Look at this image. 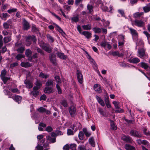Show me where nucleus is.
I'll list each match as a JSON object with an SVG mask.
<instances>
[{
	"label": "nucleus",
	"mask_w": 150,
	"mask_h": 150,
	"mask_svg": "<svg viewBox=\"0 0 150 150\" xmlns=\"http://www.w3.org/2000/svg\"><path fill=\"white\" fill-rule=\"evenodd\" d=\"M36 39L34 35L28 36L26 37V45L27 46L30 45L33 41L34 42L36 43Z\"/></svg>",
	"instance_id": "1"
},
{
	"label": "nucleus",
	"mask_w": 150,
	"mask_h": 150,
	"mask_svg": "<svg viewBox=\"0 0 150 150\" xmlns=\"http://www.w3.org/2000/svg\"><path fill=\"white\" fill-rule=\"evenodd\" d=\"M40 47L46 52L50 53L51 52L52 48L49 44L43 43L42 45H40Z\"/></svg>",
	"instance_id": "2"
},
{
	"label": "nucleus",
	"mask_w": 150,
	"mask_h": 150,
	"mask_svg": "<svg viewBox=\"0 0 150 150\" xmlns=\"http://www.w3.org/2000/svg\"><path fill=\"white\" fill-rule=\"evenodd\" d=\"M6 74V70L4 69L1 71L0 76L4 84H6L7 81L10 79V78L5 76Z\"/></svg>",
	"instance_id": "3"
},
{
	"label": "nucleus",
	"mask_w": 150,
	"mask_h": 150,
	"mask_svg": "<svg viewBox=\"0 0 150 150\" xmlns=\"http://www.w3.org/2000/svg\"><path fill=\"white\" fill-rule=\"evenodd\" d=\"M145 52V50L143 48L138 49V52L139 55L138 56L140 58L143 59L146 57H148V55L146 54Z\"/></svg>",
	"instance_id": "4"
},
{
	"label": "nucleus",
	"mask_w": 150,
	"mask_h": 150,
	"mask_svg": "<svg viewBox=\"0 0 150 150\" xmlns=\"http://www.w3.org/2000/svg\"><path fill=\"white\" fill-rule=\"evenodd\" d=\"M76 75L77 78L79 83L81 84L83 82V76L81 71L77 70V71Z\"/></svg>",
	"instance_id": "5"
},
{
	"label": "nucleus",
	"mask_w": 150,
	"mask_h": 150,
	"mask_svg": "<svg viewBox=\"0 0 150 150\" xmlns=\"http://www.w3.org/2000/svg\"><path fill=\"white\" fill-rule=\"evenodd\" d=\"M130 134L132 136L140 138L142 137L141 134L138 131L135 130H132L130 132Z\"/></svg>",
	"instance_id": "6"
},
{
	"label": "nucleus",
	"mask_w": 150,
	"mask_h": 150,
	"mask_svg": "<svg viewBox=\"0 0 150 150\" xmlns=\"http://www.w3.org/2000/svg\"><path fill=\"white\" fill-rule=\"evenodd\" d=\"M35 85L33 88L34 90H38L40 89L42 85V82L39 80H37L35 83Z\"/></svg>",
	"instance_id": "7"
},
{
	"label": "nucleus",
	"mask_w": 150,
	"mask_h": 150,
	"mask_svg": "<svg viewBox=\"0 0 150 150\" xmlns=\"http://www.w3.org/2000/svg\"><path fill=\"white\" fill-rule=\"evenodd\" d=\"M50 59L51 62L54 65L56 64L55 55L53 54H51L50 55Z\"/></svg>",
	"instance_id": "8"
},
{
	"label": "nucleus",
	"mask_w": 150,
	"mask_h": 150,
	"mask_svg": "<svg viewBox=\"0 0 150 150\" xmlns=\"http://www.w3.org/2000/svg\"><path fill=\"white\" fill-rule=\"evenodd\" d=\"M76 108L73 106H71L70 107L69 111L70 114L71 116H74L76 113Z\"/></svg>",
	"instance_id": "9"
},
{
	"label": "nucleus",
	"mask_w": 150,
	"mask_h": 150,
	"mask_svg": "<svg viewBox=\"0 0 150 150\" xmlns=\"http://www.w3.org/2000/svg\"><path fill=\"white\" fill-rule=\"evenodd\" d=\"M32 54V51L29 49H27L25 50V54L27 57H28V60L31 61L32 60V58L31 55Z\"/></svg>",
	"instance_id": "10"
},
{
	"label": "nucleus",
	"mask_w": 150,
	"mask_h": 150,
	"mask_svg": "<svg viewBox=\"0 0 150 150\" xmlns=\"http://www.w3.org/2000/svg\"><path fill=\"white\" fill-rule=\"evenodd\" d=\"M101 47L105 48L107 47L108 50H110L111 48V45L106 42H102L100 44Z\"/></svg>",
	"instance_id": "11"
},
{
	"label": "nucleus",
	"mask_w": 150,
	"mask_h": 150,
	"mask_svg": "<svg viewBox=\"0 0 150 150\" xmlns=\"http://www.w3.org/2000/svg\"><path fill=\"white\" fill-rule=\"evenodd\" d=\"M54 92L52 87L47 86L44 89V92L45 93H53Z\"/></svg>",
	"instance_id": "12"
},
{
	"label": "nucleus",
	"mask_w": 150,
	"mask_h": 150,
	"mask_svg": "<svg viewBox=\"0 0 150 150\" xmlns=\"http://www.w3.org/2000/svg\"><path fill=\"white\" fill-rule=\"evenodd\" d=\"M23 28L24 30H27L30 28L29 23L25 19H24L23 22Z\"/></svg>",
	"instance_id": "13"
},
{
	"label": "nucleus",
	"mask_w": 150,
	"mask_h": 150,
	"mask_svg": "<svg viewBox=\"0 0 150 150\" xmlns=\"http://www.w3.org/2000/svg\"><path fill=\"white\" fill-rule=\"evenodd\" d=\"M122 139L127 142L130 143L132 142V139L129 136L124 135L122 137Z\"/></svg>",
	"instance_id": "14"
},
{
	"label": "nucleus",
	"mask_w": 150,
	"mask_h": 150,
	"mask_svg": "<svg viewBox=\"0 0 150 150\" xmlns=\"http://www.w3.org/2000/svg\"><path fill=\"white\" fill-rule=\"evenodd\" d=\"M135 25L139 27L142 26L143 25V22L142 20L139 19H135L134 21Z\"/></svg>",
	"instance_id": "15"
},
{
	"label": "nucleus",
	"mask_w": 150,
	"mask_h": 150,
	"mask_svg": "<svg viewBox=\"0 0 150 150\" xmlns=\"http://www.w3.org/2000/svg\"><path fill=\"white\" fill-rule=\"evenodd\" d=\"M24 83L26 85V87L28 88H30L33 86V84L29 80H25Z\"/></svg>",
	"instance_id": "16"
},
{
	"label": "nucleus",
	"mask_w": 150,
	"mask_h": 150,
	"mask_svg": "<svg viewBox=\"0 0 150 150\" xmlns=\"http://www.w3.org/2000/svg\"><path fill=\"white\" fill-rule=\"evenodd\" d=\"M56 54L57 56L60 59H67V56L65 55L63 53L58 52Z\"/></svg>",
	"instance_id": "17"
},
{
	"label": "nucleus",
	"mask_w": 150,
	"mask_h": 150,
	"mask_svg": "<svg viewBox=\"0 0 150 150\" xmlns=\"http://www.w3.org/2000/svg\"><path fill=\"white\" fill-rule=\"evenodd\" d=\"M96 98L98 103L102 106H104L105 105L103 100L101 98L98 96H96Z\"/></svg>",
	"instance_id": "18"
},
{
	"label": "nucleus",
	"mask_w": 150,
	"mask_h": 150,
	"mask_svg": "<svg viewBox=\"0 0 150 150\" xmlns=\"http://www.w3.org/2000/svg\"><path fill=\"white\" fill-rule=\"evenodd\" d=\"M81 34L85 36L88 39L91 38V33L87 31L82 32L81 33Z\"/></svg>",
	"instance_id": "19"
},
{
	"label": "nucleus",
	"mask_w": 150,
	"mask_h": 150,
	"mask_svg": "<svg viewBox=\"0 0 150 150\" xmlns=\"http://www.w3.org/2000/svg\"><path fill=\"white\" fill-rule=\"evenodd\" d=\"M54 80H52L51 79H49L46 83L45 85L49 87V86H51L53 87L54 86Z\"/></svg>",
	"instance_id": "20"
},
{
	"label": "nucleus",
	"mask_w": 150,
	"mask_h": 150,
	"mask_svg": "<svg viewBox=\"0 0 150 150\" xmlns=\"http://www.w3.org/2000/svg\"><path fill=\"white\" fill-rule=\"evenodd\" d=\"M143 15V12H137L134 14V18H142Z\"/></svg>",
	"instance_id": "21"
},
{
	"label": "nucleus",
	"mask_w": 150,
	"mask_h": 150,
	"mask_svg": "<svg viewBox=\"0 0 150 150\" xmlns=\"http://www.w3.org/2000/svg\"><path fill=\"white\" fill-rule=\"evenodd\" d=\"M140 65L141 67L145 69H147L149 67L148 64L144 62H141Z\"/></svg>",
	"instance_id": "22"
},
{
	"label": "nucleus",
	"mask_w": 150,
	"mask_h": 150,
	"mask_svg": "<svg viewBox=\"0 0 150 150\" xmlns=\"http://www.w3.org/2000/svg\"><path fill=\"white\" fill-rule=\"evenodd\" d=\"M110 122L111 129L113 130H116L117 127L113 121L111 120H110Z\"/></svg>",
	"instance_id": "23"
},
{
	"label": "nucleus",
	"mask_w": 150,
	"mask_h": 150,
	"mask_svg": "<svg viewBox=\"0 0 150 150\" xmlns=\"http://www.w3.org/2000/svg\"><path fill=\"white\" fill-rule=\"evenodd\" d=\"M140 61V60L139 58L137 57H136L131 59L130 62L131 63L134 64H137Z\"/></svg>",
	"instance_id": "24"
},
{
	"label": "nucleus",
	"mask_w": 150,
	"mask_h": 150,
	"mask_svg": "<svg viewBox=\"0 0 150 150\" xmlns=\"http://www.w3.org/2000/svg\"><path fill=\"white\" fill-rule=\"evenodd\" d=\"M47 140L52 143H54L56 142L55 138H52L49 135L46 137Z\"/></svg>",
	"instance_id": "25"
},
{
	"label": "nucleus",
	"mask_w": 150,
	"mask_h": 150,
	"mask_svg": "<svg viewBox=\"0 0 150 150\" xmlns=\"http://www.w3.org/2000/svg\"><path fill=\"white\" fill-rule=\"evenodd\" d=\"M13 99L18 103H19L21 101L22 97L19 96L15 95Z\"/></svg>",
	"instance_id": "26"
},
{
	"label": "nucleus",
	"mask_w": 150,
	"mask_h": 150,
	"mask_svg": "<svg viewBox=\"0 0 150 150\" xmlns=\"http://www.w3.org/2000/svg\"><path fill=\"white\" fill-rule=\"evenodd\" d=\"M54 78L57 82L56 85H59L61 83V81L59 76H56Z\"/></svg>",
	"instance_id": "27"
},
{
	"label": "nucleus",
	"mask_w": 150,
	"mask_h": 150,
	"mask_svg": "<svg viewBox=\"0 0 150 150\" xmlns=\"http://www.w3.org/2000/svg\"><path fill=\"white\" fill-rule=\"evenodd\" d=\"M98 110L101 115H102L104 117L106 116V114L102 108H98Z\"/></svg>",
	"instance_id": "28"
},
{
	"label": "nucleus",
	"mask_w": 150,
	"mask_h": 150,
	"mask_svg": "<svg viewBox=\"0 0 150 150\" xmlns=\"http://www.w3.org/2000/svg\"><path fill=\"white\" fill-rule=\"evenodd\" d=\"M125 149L127 150H136L135 148L129 144L125 145Z\"/></svg>",
	"instance_id": "29"
},
{
	"label": "nucleus",
	"mask_w": 150,
	"mask_h": 150,
	"mask_svg": "<svg viewBox=\"0 0 150 150\" xmlns=\"http://www.w3.org/2000/svg\"><path fill=\"white\" fill-rule=\"evenodd\" d=\"M38 90H34L33 88V91L30 93V94L35 97H36L39 94V92L37 91Z\"/></svg>",
	"instance_id": "30"
},
{
	"label": "nucleus",
	"mask_w": 150,
	"mask_h": 150,
	"mask_svg": "<svg viewBox=\"0 0 150 150\" xmlns=\"http://www.w3.org/2000/svg\"><path fill=\"white\" fill-rule=\"evenodd\" d=\"M21 66L24 67H29L31 66L30 63L28 62H22L21 63Z\"/></svg>",
	"instance_id": "31"
},
{
	"label": "nucleus",
	"mask_w": 150,
	"mask_h": 150,
	"mask_svg": "<svg viewBox=\"0 0 150 150\" xmlns=\"http://www.w3.org/2000/svg\"><path fill=\"white\" fill-rule=\"evenodd\" d=\"M143 9L145 12H147L150 11V3L146 6L143 8Z\"/></svg>",
	"instance_id": "32"
},
{
	"label": "nucleus",
	"mask_w": 150,
	"mask_h": 150,
	"mask_svg": "<svg viewBox=\"0 0 150 150\" xmlns=\"http://www.w3.org/2000/svg\"><path fill=\"white\" fill-rule=\"evenodd\" d=\"M89 144L93 147L95 146V144L94 142V140L93 137H91L89 139Z\"/></svg>",
	"instance_id": "33"
},
{
	"label": "nucleus",
	"mask_w": 150,
	"mask_h": 150,
	"mask_svg": "<svg viewBox=\"0 0 150 150\" xmlns=\"http://www.w3.org/2000/svg\"><path fill=\"white\" fill-rule=\"evenodd\" d=\"M94 88L95 91L99 92H101V89L99 85L97 84H96L94 85Z\"/></svg>",
	"instance_id": "34"
},
{
	"label": "nucleus",
	"mask_w": 150,
	"mask_h": 150,
	"mask_svg": "<svg viewBox=\"0 0 150 150\" xmlns=\"http://www.w3.org/2000/svg\"><path fill=\"white\" fill-rule=\"evenodd\" d=\"M82 27L84 30H89L91 28V26L90 24L83 25Z\"/></svg>",
	"instance_id": "35"
},
{
	"label": "nucleus",
	"mask_w": 150,
	"mask_h": 150,
	"mask_svg": "<svg viewBox=\"0 0 150 150\" xmlns=\"http://www.w3.org/2000/svg\"><path fill=\"white\" fill-rule=\"evenodd\" d=\"M25 48L24 47H19L17 50V51L19 53H23L25 50Z\"/></svg>",
	"instance_id": "36"
},
{
	"label": "nucleus",
	"mask_w": 150,
	"mask_h": 150,
	"mask_svg": "<svg viewBox=\"0 0 150 150\" xmlns=\"http://www.w3.org/2000/svg\"><path fill=\"white\" fill-rule=\"evenodd\" d=\"M129 29L132 35L135 36H137V33L136 30L132 29V28H129Z\"/></svg>",
	"instance_id": "37"
},
{
	"label": "nucleus",
	"mask_w": 150,
	"mask_h": 150,
	"mask_svg": "<svg viewBox=\"0 0 150 150\" xmlns=\"http://www.w3.org/2000/svg\"><path fill=\"white\" fill-rule=\"evenodd\" d=\"M46 36L49 41L51 42H53L54 41V38L50 35L47 34L46 35Z\"/></svg>",
	"instance_id": "38"
},
{
	"label": "nucleus",
	"mask_w": 150,
	"mask_h": 150,
	"mask_svg": "<svg viewBox=\"0 0 150 150\" xmlns=\"http://www.w3.org/2000/svg\"><path fill=\"white\" fill-rule=\"evenodd\" d=\"M49 75L48 74H45L42 72H41L39 74V76L41 78H43L47 79L49 77Z\"/></svg>",
	"instance_id": "39"
},
{
	"label": "nucleus",
	"mask_w": 150,
	"mask_h": 150,
	"mask_svg": "<svg viewBox=\"0 0 150 150\" xmlns=\"http://www.w3.org/2000/svg\"><path fill=\"white\" fill-rule=\"evenodd\" d=\"M93 30L95 33H100L101 32V29L99 28H93Z\"/></svg>",
	"instance_id": "40"
},
{
	"label": "nucleus",
	"mask_w": 150,
	"mask_h": 150,
	"mask_svg": "<svg viewBox=\"0 0 150 150\" xmlns=\"http://www.w3.org/2000/svg\"><path fill=\"white\" fill-rule=\"evenodd\" d=\"M84 136V133L82 131H81L79 132L78 136L80 140H82L83 139V137Z\"/></svg>",
	"instance_id": "41"
},
{
	"label": "nucleus",
	"mask_w": 150,
	"mask_h": 150,
	"mask_svg": "<svg viewBox=\"0 0 150 150\" xmlns=\"http://www.w3.org/2000/svg\"><path fill=\"white\" fill-rule=\"evenodd\" d=\"M143 133L146 136H150V131L147 130V129L144 128L143 130Z\"/></svg>",
	"instance_id": "42"
},
{
	"label": "nucleus",
	"mask_w": 150,
	"mask_h": 150,
	"mask_svg": "<svg viewBox=\"0 0 150 150\" xmlns=\"http://www.w3.org/2000/svg\"><path fill=\"white\" fill-rule=\"evenodd\" d=\"M60 103L61 105H62L65 107H66L68 106V104L67 103V101L65 100H62Z\"/></svg>",
	"instance_id": "43"
},
{
	"label": "nucleus",
	"mask_w": 150,
	"mask_h": 150,
	"mask_svg": "<svg viewBox=\"0 0 150 150\" xmlns=\"http://www.w3.org/2000/svg\"><path fill=\"white\" fill-rule=\"evenodd\" d=\"M87 8L90 13H91L93 11V6L91 5L88 4Z\"/></svg>",
	"instance_id": "44"
},
{
	"label": "nucleus",
	"mask_w": 150,
	"mask_h": 150,
	"mask_svg": "<svg viewBox=\"0 0 150 150\" xmlns=\"http://www.w3.org/2000/svg\"><path fill=\"white\" fill-rule=\"evenodd\" d=\"M24 57V56L22 54H18L16 57V58L18 60H20L21 58Z\"/></svg>",
	"instance_id": "45"
},
{
	"label": "nucleus",
	"mask_w": 150,
	"mask_h": 150,
	"mask_svg": "<svg viewBox=\"0 0 150 150\" xmlns=\"http://www.w3.org/2000/svg\"><path fill=\"white\" fill-rule=\"evenodd\" d=\"M54 24L56 26V27H57L58 28L57 30L60 33H61L62 34V33L65 34V33L63 32V30L58 25L55 23H54Z\"/></svg>",
	"instance_id": "46"
},
{
	"label": "nucleus",
	"mask_w": 150,
	"mask_h": 150,
	"mask_svg": "<svg viewBox=\"0 0 150 150\" xmlns=\"http://www.w3.org/2000/svg\"><path fill=\"white\" fill-rule=\"evenodd\" d=\"M76 144H71L69 145L70 149L71 150H76Z\"/></svg>",
	"instance_id": "47"
},
{
	"label": "nucleus",
	"mask_w": 150,
	"mask_h": 150,
	"mask_svg": "<svg viewBox=\"0 0 150 150\" xmlns=\"http://www.w3.org/2000/svg\"><path fill=\"white\" fill-rule=\"evenodd\" d=\"M45 130L48 132H50L53 130V129L51 126H48L45 128Z\"/></svg>",
	"instance_id": "48"
},
{
	"label": "nucleus",
	"mask_w": 150,
	"mask_h": 150,
	"mask_svg": "<svg viewBox=\"0 0 150 150\" xmlns=\"http://www.w3.org/2000/svg\"><path fill=\"white\" fill-rule=\"evenodd\" d=\"M38 110L40 112L43 113L45 110V108L41 107L38 109Z\"/></svg>",
	"instance_id": "49"
},
{
	"label": "nucleus",
	"mask_w": 150,
	"mask_h": 150,
	"mask_svg": "<svg viewBox=\"0 0 150 150\" xmlns=\"http://www.w3.org/2000/svg\"><path fill=\"white\" fill-rule=\"evenodd\" d=\"M11 91L13 93H20L19 91L17 88H11Z\"/></svg>",
	"instance_id": "50"
},
{
	"label": "nucleus",
	"mask_w": 150,
	"mask_h": 150,
	"mask_svg": "<svg viewBox=\"0 0 150 150\" xmlns=\"http://www.w3.org/2000/svg\"><path fill=\"white\" fill-rule=\"evenodd\" d=\"M32 29V30L35 32H37L38 31V29L34 25H33Z\"/></svg>",
	"instance_id": "51"
},
{
	"label": "nucleus",
	"mask_w": 150,
	"mask_h": 150,
	"mask_svg": "<svg viewBox=\"0 0 150 150\" xmlns=\"http://www.w3.org/2000/svg\"><path fill=\"white\" fill-rule=\"evenodd\" d=\"M118 11L119 13L122 16L125 17V14L124 10L121 9H119L118 10Z\"/></svg>",
	"instance_id": "52"
},
{
	"label": "nucleus",
	"mask_w": 150,
	"mask_h": 150,
	"mask_svg": "<svg viewBox=\"0 0 150 150\" xmlns=\"http://www.w3.org/2000/svg\"><path fill=\"white\" fill-rule=\"evenodd\" d=\"M56 87L58 93L59 94L62 93V90L59 86V85H56Z\"/></svg>",
	"instance_id": "53"
},
{
	"label": "nucleus",
	"mask_w": 150,
	"mask_h": 150,
	"mask_svg": "<svg viewBox=\"0 0 150 150\" xmlns=\"http://www.w3.org/2000/svg\"><path fill=\"white\" fill-rule=\"evenodd\" d=\"M11 39L10 37H5L4 38V43H7L10 41Z\"/></svg>",
	"instance_id": "54"
},
{
	"label": "nucleus",
	"mask_w": 150,
	"mask_h": 150,
	"mask_svg": "<svg viewBox=\"0 0 150 150\" xmlns=\"http://www.w3.org/2000/svg\"><path fill=\"white\" fill-rule=\"evenodd\" d=\"M63 149L64 150H69V145L68 144H67L63 146Z\"/></svg>",
	"instance_id": "55"
},
{
	"label": "nucleus",
	"mask_w": 150,
	"mask_h": 150,
	"mask_svg": "<svg viewBox=\"0 0 150 150\" xmlns=\"http://www.w3.org/2000/svg\"><path fill=\"white\" fill-rule=\"evenodd\" d=\"M17 10L16 8H12L8 10L7 12L9 13H11L14 12H16Z\"/></svg>",
	"instance_id": "56"
},
{
	"label": "nucleus",
	"mask_w": 150,
	"mask_h": 150,
	"mask_svg": "<svg viewBox=\"0 0 150 150\" xmlns=\"http://www.w3.org/2000/svg\"><path fill=\"white\" fill-rule=\"evenodd\" d=\"M102 21L103 22V24L105 26H108L110 24V22L108 21H107L106 22H105L104 19H102Z\"/></svg>",
	"instance_id": "57"
},
{
	"label": "nucleus",
	"mask_w": 150,
	"mask_h": 150,
	"mask_svg": "<svg viewBox=\"0 0 150 150\" xmlns=\"http://www.w3.org/2000/svg\"><path fill=\"white\" fill-rule=\"evenodd\" d=\"M36 49L37 51V52L38 53H40V54L42 55H43L44 54L43 52L41 49L39 48L38 47H36Z\"/></svg>",
	"instance_id": "58"
},
{
	"label": "nucleus",
	"mask_w": 150,
	"mask_h": 150,
	"mask_svg": "<svg viewBox=\"0 0 150 150\" xmlns=\"http://www.w3.org/2000/svg\"><path fill=\"white\" fill-rule=\"evenodd\" d=\"M3 37L2 35H0V48L2 46L3 42L2 40Z\"/></svg>",
	"instance_id": "59"
},
{
	"label": "nucleus",
	"mask_w": 150,
	"mask_h": 150,
	"mask_svg": "<svg viewBox=\"0 0 150 150\" xmlns=\"http://www.w3.org/2000/svg\"><path fill=\"white\" fill-rule=\"evenodd\" d=\"M67 134L68 135H73V131L70 129H68Z\"/></svg>",
	"instance_id": "60"
},
{
	"label": "nucleus",
	"mask_w": 150,
	"mask_h": 150,
	"mask_svg": "<svg viewBox=\"0 0 150 150\" xmlns=\"http://www.w3.org/2000/svg\"><path fill=\"white\" fill-rule=\"evenodd\" d=\"M10 24L7 23H5L3 24V26L5 28L8 29L9 28Z\"/></svg>",
	"instance_id": "61"
},
{
	"label": "nucleus",
	"mask_w": 150,
	"mask_h": 150,
	"mask_svg": "<svg viewBox=\"0 0 150 150\" xmlns=\"http://www.w3.org/2000/svg\"><path fill=\"white\" fill-rule=\"evenodd\" d=\"M143 33L146 36L148 39L149 38H150V34L147 31H144Z\"/></svg>",
	"instance_id": "62"
},
{
	"label": "nucleus",
	"mask_w": 150,
	"mask_h": 150,
	"mask_svg": "<svg viewBox=\"0 0 150 150\" xmlns=\"http://www.w3.org/2000/svg\"><path fill=\"white\" fill-rule=\"evenodd\" d=\"M78 150H86V149L84 146H81L78 147Z\"/></svg>",
	"instance_id": "63"
},
{
	"label": "nucleus",
	"mask_w": 150,
	"mask_h": 150,
	"mask_svg": "<svg viewBox=\"0 0 150 150\" xmlns=\"http://www.w3.org/2000/svg\"><path fill=\"white\" fill-rule=\"evenodd\" d=\"M37 150H43V147L42 146L38 145L36 147Z\"/></svg>",
	"instance_id": "64"
}]
</instances>
